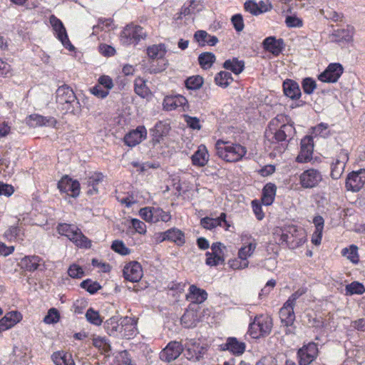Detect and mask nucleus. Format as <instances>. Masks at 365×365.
<instances>
[{
    "label": "nucleus",
    "instance_id": "f257e3e1",
    "mask_svg": "<svg viewBox=\"0 0 365 365\" xmlns=\"http://www.w3.org/2000/svg\"><path fill=\"white\" fill-rule=\"evenodd\" d=\"M273 134L277 143H282L279 152L284 151L287 143L294 137L295 128L292 123L288 122L287 116L279 114L273 118L268 125L265 135Z\"/></svg>",
    "mask_w": 365,
    "mask_h": 365
},
{
    "label": "nucleus",
    "instance_id": "f03ea898",
    "mask_svg": "<svg viewBox=\"0 0 365 365\" xmlns=\"http://www.w3.org/2000/svg\"><path fill=\"white\" fill-rule=\"evenodd\" d=\"M276 240L282 245H287L289 249H295L305 242V234L302 228L294 225H285L274 232Z\"/></svg>",
    "mask_w": 365,
    "mask_h": 365
},
{
    "label": "nucleus",
    "instance_id": "7ed1b4c3",
    "mask_svg": "<svg viewBox=\"0 0 365 365\" xmlns=\"http://www.w3.org/2000/svg\"><path fill=\"white\" fill-rule=\"evenodd\" d=\"M216 153L219 158L229 163L237 162L247 153L245 147L238 143L218 140L215 143Z\"/></svg>",
    "mask_w": 365,
    "mask_h": 365
},
{
    "label": "nucleus",
    "instance_id": "20e7f679",
    "mask_svg": "<svg viewBox=\"0 0 365 365\" xmlns=\"http://www.w3.org/2000/svg\"><path fill=\"white\" fill-rule=\"evenodd\" d=\"M129 327V334H125V336L130 338L137 332V320L132 317H125L121 322L120 325L118 324V317H113L106 320L104 323V327L106 332L109 335H115L118 332H122L123 329L126 331Z\"/></svg>",
    "mask_w": 365,
    "mask_h": 365
},
{
    "label": "nucleus",
    "instance_id": "39448f33",
    "mask_svg": "<svg viewBox=\"0 0 365 365\" xmlns=\"http://www.w3.org/2000/svg\"><path fill=\"white\" fill-rule=\"evenodd\" d=\"M57 230L61 235L68 237L77 247L88 248L91 245V240L82 233L80 229L73 225L59 224Z\"/></svg>",
    "mask_w": 365,
    "mask_h": 365
},
{
    "label": "nucleus",
    "instance_id": "423d86ee",
    "mask_svg": "<svg viewBox=\"0 0 365 365\" xmlns=\"http://www.w3.org/2000/svg\"><path fill=\"white\" fill-rule=\"evenodd\" d=\"M56 103L63 106L66 112H73V104H77L76 96L73 90L66 85L58 87L56 91Z\"/></svg>",
    "mask_w": 365,
    "mask_h": 365
},
{
    "label": "nucleus",
    "instance_id": "0eeeda50",
    "mask_svg": "<svg viewBox=\"0 0 365 365\" xmlns=\"http://www.w3.org/2000/svg\"><path fill=\"white\" fill-rule=\"evenodd\" d=\"M145 37L143 27L130 24L126 26L120 33V41L123 44H137Z\"/></svg>",
    "mask_w": 365,
    "mask_h": 365
},
{
    "label": "nucleus",
    "instance_id": "6e6552de",
    "mask_svg": "<svg viewBox=\"0 0 365 365\" xmlns=\"http://www.w3.org/2000/svg\"><path fill=\"white\" fill-rule=\"evenodd\" d=\"M294 307L287 306L286 303L279 309V318L282 326L284 327L287 335L294 334L296 327L294 325L295 321Z\"/></svg>",
    "mask_w": 365,
    "mask_h": 365
},
{
    "label": "nucleus",
    "instance_id": "1a4fd4ad",
    "mask_svg": "<svg viewBox=\"0 0 365 365\" xmlns=\"http://www.w3.org/2000/svg\"><path fill=\"white\" fill-rule=\"evenodd\" d=\"M322 179V175L319 170L310 168L301 173L299 184L305 189L314 188L318 186Z\"/></svg>",
    "mask_w": 365,
    "mask_h": 365
},
{
    "label": "nucleus",
    "instance_id": "9d476101",
    "mask_svg": "<svg viewBox=\"0 0 365 365\" xmlns=\"http://www.w3.org/2000/svg\"><path fill=\"white\" fill-rule=\"evenodd\" d=\"M344 72V68L339 63H331L318 76V79L324 83H336Z\"/></svg>",
    "mask_w": 365,
    "mask_h": 365
},
{
    "label": "nucleus",
    "instance_id": "9b49d317",
    "mask_svg": "<svg viewBox=\"0 0 365 365\" xmlns=\"http://www.w3.org/2000/svg\"><path fill=\"white\" fill-rule=\"evenodd\" d=\"M318 356V347L317 344L310 342L304 345L297 351L299 365L310 364Z\"/></svg>",
    "mask_w": 365,
    "mask_h": 365
},
{
    "label": "nucleus",
    "instance_id": "f8f14e48",
    "mask_svg": "<svg viewBox=\"0 0 365 365\" xmlns=\"http://www.w3.org/2000/svg\"><path fill=\"white\" fill-rule=\"evenodd\" d=\"M50 23L55 31L56 37L62 43L63 46L69 51H73L75 48L68 39L66 30L62 21L54 15H52L50 17Z\"/></svg>",
    "mask_w": 365,
    "mask_h": 365
},
{
    "label": "nucleus",
    "instance_id": "ddd939ff",
    "mask_svg": "<svg viewBox=\"0 0 365 365\" xmlns=\"http://www.w3.org/2000/svg\"><path fill=\"white\" fill-rule=\"evenodd\" d=\"M166 240L174 242L178 246H182L185 242L184 232L178 228L173 227L157 234V242H162Z\"/></svg>",
    "mask_w": 365,
    "mask_h": 365
},
{
    "label": "nucleus",
    "instance_id": "4468645a",
    "mask_svg": "<svg viewBox=\"0 0 365 365\" xmlns=\"http://www.w3.org/2000/svg\"><path fill=\"white\" fill-rule=\"evenodd\" d=\"M365 184V169L349 173L346 179V187L352 192L359 191Z\"/></svg>",
    "mask_w": 365,
    "mask_h": 365
},
{
    "label": "nucleus",
    "instance_id": "2eb2a0df",
    "mask_svg": "<svg viewBox=\"0 0 365 365\" xmlns=\"http://www.w3.org/2000/svg\"><path fill=\"white\" fill-rule=\"evenodd\" d=\"M349 160V153L346 150H341L336 156L334 162L331 165V178L337 180L340 178L344 171V168L346 163Z\"/></svg>",
    "mask_w": 365,
    "mask_h": 365
},
{
    "label": "nucleus",
    "instance_id": "dca6fc26",
    "mask_svg": "<svg viewBox=\"0 0 365 365\" xmlns=\"http://www.w3.org/2000/svg\"><path fill=\"white\" fill-rule=\"evenodd\" d=\"M58 188L62 192H66L67 195L76 197L80 193V183L77 180H73L68 178V175H65L58 182Z\"/></svg>",
    "mask_w": 365,
    "mask_h": 365
},
{
    "label": "nucleus",
    "instance_id": "f3484780",
    "mask_svg": "<svg viewBox=\"0 0 365 365\" xmlns=\"http://www.w3.org/2000/svg\"><path fill=\"white\" fill-rule=\"evenodd\" d=\"M182 351L183 348L180 342L176 341H170L160 352V358L163 361L170 362L176 359Z\"/></svg>",
    "mask_w": 365,
    "mask_h": 365
},
{
    "label": "nucleus",
    "instance_id": "a211bd4d",
    "mask_svg": "<svg viewBox=\"0 0 365 365\" xmlns=\"http://www.w3.org/2000/svg\"><path fill=\"white\" fill-rule=\"evenodd\" d=\"M314 150L313 138L307 135L301 140L300 152L297 157V161L299 163H307L312 158Z\"/></svg>",
    "mask_w": 365,
    "mask_h": 365
},
{
    "label": "nucleus",
    "instance_id": "6ab92c4d",
    "mask_svg": "<svg viewBox=\"0 0 365 365\" xmlns=\"http://www.w3.org/2000/svg\"><path fill=\"white\" fill-rule=\"evenodd\" d=\"M124 278L131 282H137L143 277L141 265L138 262H130L127 264L123 270Z\"/></svg>",
    "mask_w": 365,
    "mask_h": 365
},
{
    "label": "nucleus",
    "instance_id": "aec40b11",
    "mask_svg": "<svg viewBox=\"0 0 365 365\" xmlns=\"http://www.w3.org/2000/svg\"><path fill=\"white\" fill-rule=\"evenodd\" d=\"M147 137V130L145 126L140 125L136 129L130 131L124 137V143L130 147L135 146Z\"/></svg>",
    "mask_w": 365,
    "mask_h": 365
},
{
    "label": "nucleus",
    "instance_id": "412c9836",
    "mask_svg": "<svg viewBox=\"0 0 365 365\" xmlns=\"http://www.w3.org/2000/svg\"><path fill=\"white\" fill-rule=\"evenodd\" d=\"M354 29L353 26H347L346 29L334 30L329 35V40L331 42L347 43L353 40Z\"/></svg>",
    "mask_w": 365,
    "mask_h": 365
},
{
    "label": "nucleus",
    "instance_id": "4be33fe9",
    "mask_svg": "<svg viewBox=\"0 0 365 365\" xmlns=\"http://www.w3.org/2000/svg\"><path fill=\"white\" fill-rule=\"evenodd\" d=\"M21 319L22 315L19 312L11 311L7 312L4 317L0 319V333L12 328Z\"/></svg>",
    "mask_w": 365,
    "mask_h": 365
},
{
    "label": "nucleus",
    "instance_id": "5701e85b",
    "mask_svg": "<svg viewBox=\"0 0 365 365\" xmlns=\"http://www.w3.org/2000/svg\"><path fill=\"white\" fill-rule=\"evenodd\" d=\"M284 94L292 100H299L302 96L301 89L297 82L292 79H286L283 84Z\"/></svg>",
    "mask_w": 365,
    "mask_h": 365
},
{
    "label": "nucleus",
    "instance_id": "b1692460",
    "mask_svg": "<svg viewBox=\"0 0 365 365\" xmlns=\"http://www.w3.org/2000/svg\"><path fill=\"white\" fill-rule=\"evenodd\" d=\"M57 120L52 116H43L39 114L30 115L28 120V124L32 127L37 126H50L55 127Z\"/></svg>",
    "mask_w": 365,
    "mask_h": 365
},
{
    "label": "nucleus",
    "instance_id": "393cba45",
    "mask_svg": "<svg viewBox=\"0 0 365 365\" xmlns=\"http://www.w3.org/2000/svg\"><path fill=\"white\" fill-rule=\"evenodd\" d=\"M263 46L265 50L278 56L282 51L284 43L282 38L276 39L275 37L269 36L264 40Z\"/></svg>",
    "mask_w": 365,
    "mask_h": 365
},
{
    "label": "nucleus",
    "instance_id": "a878e982",
    "mask_svg": "<svg viewBox=\"0 0 365 365\" xmlns=\"http://www.w3.org/2000/svg\"><path fill=\"white\" fill-rule=\"evenodd\" d=\"M223 350H227L234 355H242L246 348L245 342L240 341L235 337H229L225 344L222 345Z\"/></svg>",
    "mask_w": 365,
    "mask_h": 365
},
{
    "label": "nucleus",
    "instance_id": "bb28decb",
    "mask_svg": "<svg viewBox=\"0 0 365 365\" xmlns=\"http://www.w3.org/2000/svg\"><path fill=\"white\" fill-rule=\"evenodd\" d=\"M103 179L104 175L101 173H94L88 177L86 179L88 187L87 194L89 195L98 194L99 185L103 181Z\"/></svg>",
    "mask_w": 365,
    "mask_h": 365
},
{
    "label": "nucleus",
    "instance_id": "cd10ccee",
    "mask_svg": "<svg viewBox=\"0 0 365 365\" xmlns=\"http://www.w3.org/2000/svg\"><path fill=\"white\" fill-rule=\"evenodd\" d=\"M187 103V99L180 95L166 96L163 101V108L166 110H173L179 107H184Z\"/></svg>",
    "mask_w": 365,
    "mask_h": 365
},
{
    "label": "nucleus",
    "instance_id": "c85d7f7f",
    "mask_svg": "<svg viewBox=\"0 0 365 365\" xmlns=\"http://www.w3.org/2000/svg\"><path fill=\"white\" fill-rule=\"evenodd\" d=\"M192 163L195 166L203 167L209 160V154L207 148L204 145H200L197 150L191 157Z\"/></svg>",
    "mask_w": 365,
    "mask_h": 365
},
{
    "label": "nucleus",
    "instance_id": "c756f323",
    "mask_svg": "<svg viewBox=\"0 0 365 365\" xmlns=\"http://www.w3.org/2000/svg\"><path fill=\"white\" fill-rule=\"evenodd\" d=\"M41 261L42 259L37 255L25 256L19 264L21 269L32 272L38 269Z\"/></svg>",
    "mask_w": 365,
    "mask_h": 365
},
{
    "label": "nucleus",
    "instance_id": "7c9ffc66",
    "mask_svg": "<svg viewBox=\"0 0 365 365\" xmlns=\"http://www.w3.org/2000/svg\"><path fill=\"white\" fill-rule=\"evenodd\" d=\"M207 298V293L205 289L198 288L192 284L189 288V293L187 294V299L196 304L204 302Z\"/></svg>",
    "mask_w": 365,
    "mask_h": 365
},
{
    "label": "nucleus",
    "instance_id": "2f4dec72",
    "mask_svg": "<svg viewBox=\"0 0 365 365\" xmlns=\"http://www.w3.org/2000/svg\"><path fill=\"white\" fill-rule=\"evenodd\" d=\"M194 39L201 47L206 44L213 46L218 42V38L215 36H211L203 30L197 31L194 34Z\"/></svg>",
    "mask_w": 365,
    "mask_h": 365
},
{
    "label": "nucleus",
    "instance_id": "473e14b6",
    "mask_svg": "<svg viewBox=\"0 0 365 365\" xmlns=\"http://www.w3.org/2000/svg\"><path fill=\"white\" fill-rule=\"evenodd\" d=\"M253 327H259L261 336H267L269 334L272 330V319L267 317H257L255 318Z\"/></svg>",
    "mask_w": 365,
    "mask_h": 365
},
{
    "label": "nucleus",
    "instance_id": "72a5a7b5",
    "mask_svg": "<svg viewBox=\"0 0 365 365\" xmlns=\"http://www.w3.org/2000/svg\"><path fill=\"white\" fill-rule=\"evenodd\" d=\"M170 127L168 124L158 121L150 132L153 140L156 143H160L163 137L168 133Z\"/></svg>",
    "mask_w": 365,
    "mask_h": 365
},
{
    "label": "nucleus",
    "instance_id": "f704fd0d",
    "mask_svg": "<svg viewBox=\"0 0 365 365\" xmlns=\"http://www.w3.org/2000/svg\"><path fill=\"white\" fill-rule=\"evenodd\" d=\"M277 186L273 183H267L262 190V202L268 206L272 204L276 195Z\"/></svg>",
    "mask_w": 365,
    "mask_h": 365
},
{
    "label": "nucleus",
    "instance_id": "c9c22d12",
    "mask_svg": "<svg viewBox=\"0 0 365 365\" xmlns=\"http://www.w3.org/2000/svg\"><path fill=\"white\" fill-rule=\"evenodd\" d=\"M51 359L56 365H75L71 354L68 352H54L51 356Z\"/></svg>",
    "mask_w": 365,
    "mask_h": 365
},
{
    "label": "nucleus",
    "instance_id": "e433bc0d",
    "mask_svg": "<svg viewBox=\"0 0 365 365\" xmlns=\"http://www.w3.org/2000/svg\"><path fill=\"white\" fill-rule=\"evenodd\" d=\"M223 68L231 71L233 73L238 75L241 73L245 68V62L240 61L237 58L226 60L223 63Z\"/></svg>",
    "mask_w": 365,
    "mask_h": 365
},
{
    "label": "nucleus",
    "instance_id": "4c0bfd02",
    "mask_svg": "<svg viewBox=\"0 0 365 365\" xmlns=\"http://www.w3.org/2000/svg\"><path fill=\"white\" fill-rule=\"evenodd\" d=\"M215 54L211 52H203L198 56V63L204 70L210 68L215 62Z\"/></svg>",
    "mask_w": 365,
    "mask_h": 365
},
{
    "label": "nucleus",
    "instance_id": "58836bf2",
    "mask_svg": "<svg viewBox=\"0 0 365 365\" xmlns=\"http://www.w3.org/2000/svg\"><path fill=\"white\" fill-rule=\"evenodd\" d=\"M232 81L233 78L228 71H220L215 76V83L223 88L228 87Z\"/></svg>",
    "mask_w": 365,
    "mask_h": 365
},
{
    "label": "nucleus",
    "instance_id": "ea45409f",
    "mask_svg": "<svg viewBox=\"0 0 365 365\" xmlns=\"http://www.w3.org/2000/svg\"><path fill=\"white\" fill-rule=\"evenodd\" d=\"M257 247V242L252 239L248 242L247 245L242 247L238 251V257L244 261H248L247 258L250 257Z\"/></svg>",
    "mask_w": 365,
    "mask_h": 365
},
{
    "label": "nucleus",
    "instance_id": "a19ab883",
    "mask_svg": "<svg viewBox=\"0 0 365 365\" xmlns=\"http://www.w3.org/2000/svg\"><path fill=\"white\" fill-rule=\"evenodd\" d=\"M134 90L135 93L142 98H146L150 94V89L147 86L145 81L141 78H137L135 80Z\"/></svg>",
    "mask_w": 365,
    "mask_h": 365
},
{
    "label": "nucleus",
    "instance_id": "79ce46f5",
    "mask_svg": "<svg viewBox=\"0 0 365 365\" xmlns=\"http://www.w3.org/2000/svg\"><path fill=\"white\" fill-rule=\"evenodd\" d=\"M93 345L104 354H108L111 351L110 341L106 337H94L93 339Z\"/></svg>",
    "mask_w": 365,
    "mask_h": 365
},
{
    "label": "nucleus",
    "instance_id": "37998d69",
    "mask_svg": "<svg viewBox=\"0 0 365 365\" xmlns=\"http://www.w3.org/2000/svg\"><path fill=\"white\" fill-rule=\"evenodd\" d=\"M341 255L346 257L354 264H357L359 261V257L358 255V247L351 245L349 247H345L341 250Z\"/></svg>",
    "mask_w": 365,
    "mask_h": 365
},
{
    "label": "nucleus",
    "instance_id": "c03bdc74",
    "mask_svg": "<svg viewBox=\"0 0 365 365\" xmlns=\"http://www.w3.org/2000/svg\"><path fill=\"white\" fill-rule=\"evenodd\" d=\"M346 295L362 294L365 292L364 286L359 282H353L346 286Z\"/></svg>",
    "mask_w": 365,
    "mask_h": 365
},
{
    "label": "nucleus",
    "instance_id": "a18cd8bd",
    "mask_svg": "<svg viewBox=\"0 0 365 365\" xmlns=\"http://www.w3.org/2000/svg\"><path fill=\"white\" fill-rule=\"evenodd\" d=\"M153 222H157L159 221L168 222L171 219L170 212H165L160 207H153Z\"/></svg>",
    "mask_w": 365,
    "mask_h": 365
},
{
    "label": "nucleus",
    "instance_id": "49530a36",
    "mask_svg": "<svg viewBox=\"0 0 365 365\" xmlns=\"http://www.w3.org/2000/svg\"><path fill=\"white\" fill-rule=\"evenodd\" d=\"M86 318L89 323L95 326H100L103 322V318L100 316L99 312L91 307L86 311Z\"/></svg>",
    "mask_w": 365,
    "mask_h": 365
},
{
    "label": "nucleus",
    "instance_id": "de8ad7c7",
    "mask_svg": "<svg viewBox=\"0 0 365 365\" xmlns=\"http://www.w3.org/2000/svg\"><path fill=\"white\" fill-rule=\"evenodd\" d=\"M244 7L245 11L254 15H258L259 14L267 11V6L266 7L259 8L258 4L252 0L247 1L244 4Z\"/></svg>",
    "mask_w": 365,
    "mask_h": 365
},
{
    "label": "nucleus",
    "instance_id": "09e8293b",
    "mask_svg": "<svg viewBox=\"0 0 365 365\" xmlns=\"http://www.w3.org/2000/svg\"><path fill=\"white\" fill-rule=\"evenodd\" d=\"M185 83L187 89L197 90L202 86L203 78L200 76H190L185 80Z\"/></svg>",
    "mask_w": 365,
    "mask_h": 365
},
{
    "label": "nucleus",
    "instance_id": "8fccbe9b",
    "mask_svg": "<svg viewBox=\"0 0 365 365\" xmlns=\"http://www.w3.org/2000/svg\"><path fill=\"white\" fill-rule=\"evenodd\" d=\"M147 54L152 59L160 58L165 54L163 45H153L147 48Z\"/></svg>",
    "mask_w": 365,
    "mask_h": 365
},
{
    "label": "nucleus",
    "instance_id": "3c124183",
    "mask_svg": "<svg viewBox=\"0 0 365 365\" xmlns=\"http://www.w3.org/2000/svg\"><path fill=\"white\" fill-rule=\"evenodd\" d=\"M196 314L192 311H187L181 317V323L186 328L194 327L196 326Z\"/></svg>",
    "mask_w": 365,
    "mask_h": 365
},
{
    "label": "nucleus",
    "instance_id": "603ef678",
    "mask_svg": "<svg viewBox=\"0 0 365 365\" xmlns=\"http://www.w3.org/2000/svg\"><path fill=\"white\" fill-rule=\"evenodd\" d=\"M206 260L205 263L207 265L213 267L217 266L218 264H225V257H219L217 255H214L210 252H207L205 253Z\"/></svg>",
    "mask_w": 365,
    "mask_h": 365
},
{
    "label": "nucleus",
    "instance_id": "864d4df0",
    "mask_svg": "<svg viewBox=\"0 0 365 365\" xmlns=\"http://www.w3.org/2000/svg\"><path fill=\"white\" fill-rule=\"evenodd\" d=\"M81 287L91 294L96 293L99 289H101V286L98 282L92 281L90 279L83 280L81 283Z\"/></svg>",
    "mask_w": 365,
    "mask_h": 365
},
{
    "label": "nucleus",
    "instance_id": "5fc2aeb1",
    "mask_svg": "<svg viewBox=\"0 0 365 365\" xmlns=\"http://www.w3.org/2000/svg\"><path fill=\"white\" fill-rule=\"evenodd\" d=\"M321 12L327 19L331 20L334 22L341 21L344 17L341 13H338L330 8L322 9Z\"/></svg>",
    "mask_w": 365,
    "mask_h": 365
},
{
    "label": "nucleus",
    "instance_id": "6e6d98bb",
    "mask_svg": "<svg viewBox=\"0 0 365 365\" xmlns=\"http://www.w3.org/2000/svg\"><path fill=\"white\" fill-rule=\"evenodd\" d=\"M219 217L216 218L205 217L200 220V225L206 230H212L219 226Z\"/></svg>",
    "mask_w": 365,
    "mask_h": 365
},
{
    "label": "nucleus",
    "instance_id": "4d7b16f0",
    "mask_svg": "<svg viewBox=\"0 0 365 365\" xmlns=\"http://www.w3.org/2000/svg\"><path fill=\"white\" fill-rule=\"evenodd\" d=\"M302 86L306 94H312L317 87V83L314 79L307 77L303 79Z\"/></svg>",
    "mask_w": 365,
    "mask_h": 365
},
{
    "label": "nucleus",
    "instance_id": "13d9d810",
    "mask_svg": "<svg viewBox=\"0 0 365 365\" xmlns=\"http://www.w3.org/2000/svg\"><path fill=\"white\" fill-rule=\"evenodd\" d=\"M60 314L56 308H51L48 310L47 315L45 316L43 322L46 324H55L58 322Z\"/></svg>",
    "mask_w": 365,
    "mask_h": 365
},
{
    "label": "nucleus",
    "instance_id": "bf43d9fd",
    "mask_svg": "<svg viewBox=\"0 0 365 365\" xmlns=\"http://www.w3.org/2000/svg\"><path fill=\"white\" fill-rule=\"evenodd\" d=\"M21 232V229L17 226H11L7 230L5 231L4 237L9 241L16 240L19 237Z\"/></svg>",
    "mask_w": 365,
    "mask_h": 365
},
{
    "label": "nucleus",
    "instance_id": "052dcab7",
    "mask_svg": "<svg viewBox=\"0 0 365 365\" xmlns=\"http://www.w3.org/2000/svg\"><path fill=\"white\" fill-rule=\"evenodd\" d=\"M228 264L233 269H242L248 267L249 261H244L238 257L229 260Z\"/></svg>",
    "mask_w": 365,
    "mask_h": 365
},
{
    "label": "nucleus",
    "instance_id": "680f3d73",
    "mask_svg": "<svg viewBox=\"0 0 365 365\" xmlns=\"http://www.w3.org/2000/svg\"><path fill=\"white\" fill-rule=\"evenodd\" d=\"M111 248L113 251L122 255H127L130 253L129 249L125 246L122 241L120 240L113 241Z\"/></svg>",
    "mask_w": 365,
    "mask_h": 365
},
{
    "label": "nucleus",
    "instance_id": "e2e57ef3",
    "mask_svg": "<svg viewBox=\"0 0 365 365\" xmlns=\"http://www.w3.org/2000/svg\"><path fill=\"white\" fill-rule=\"evenodd\" d=\"M285 24L289 28H300L303 26L302 20L295 16H287Z\"/></svg>",
    "mask_w": 365,
    "mask_h": 365
},
{
    "label": "nucleus",
    "instance_id": "0e129e2a",
    "mask_svg": "<svg viewBox=\"0 0 365 365\" xmlns=\"http://www.w3.org/2000/svg\"><path fill=\"white\" fill-rule=\"evenodd\" d=\"M68 274L72 278H81L84 275V272L82 267L73 264L69 267Z\"/></svg>",
    "mask_w": 365,
    "mask_h": 365
},
{
    "label": "nucleus",
    "instance_id": "69168bd1",
    "mask_svg": "<svg viewBox=\"0 0 365 365\" xmlns=\"http://www.w3.org/2000/svg\"><path fill=\"white\" fill-rule=\"evenodd\" d=\"M185 120L187 126L193 130H199L202 128L200 120L197 117H192V116L185 115Z\"/></svg>",
    "mask_w": 365,
    "mask_h": 365
},
{
    "label": "nucleus",
    "instance_id": "338daca9",
    "mask_svg": "<svg viewBox=\"0 0 365 365\" xmlns=\"http://www.w3.org/2000/svg\"><path fill=\"white\" fill-rule=\"evenodd\" d=\"M232 24L236 31H242L244 29V21L242 16L240 14H235L231 18Z\"/></svg>",
    "mask_w": 365,
    "mask_h": 365
},
{
    "label": "nucleus",
    "instance_id": "774afa93",
    "mask_svg": "<svg viewBox=\"0 0 365 365\" xmlns=\"http://www.w3.org/2000/svg\"><path fill=\"white\" fill-rule=\"evenodd\" d=\"M314 133L316 135H320L323 138H327L329 135V130H328V125L324 123H321L314 128Z\"/></svg>",
    "mask_w": 365,
    "mask_h": 365
}]
</instances>
